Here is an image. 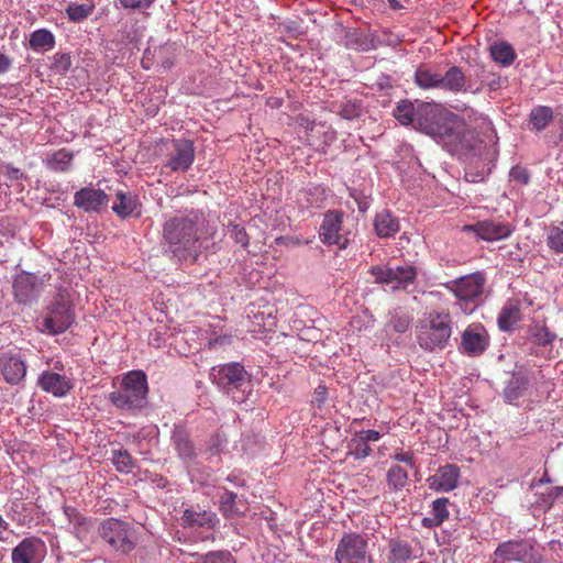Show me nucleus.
<instances>
[{"instance_id":"nucleus-48","label":"nucleus","mask_w":563,"mask_h":563,"mask_svg":"<svg viewBox=\"0 0 563 563\" xmlns=\"http://www.w3.org/2000/svg\"><path fill=\"white\" fill-rule=\"evenodd\" d=\"M122 8L131 10H146L155 0H118Z\"/></svg>"},{"instance_id":"nucleus-38","label":"nucleus","mask_w":563,"mask_h":563,"mask_svg":"<svg viewBox=\"0 0 563 563\" xmlns=\"http://www.w3.org/2000/svg\"><path fill=\"white\" fill-rule=\"evenodd\" d=\"M112 462L115 468L121 473H130L134 468V460L126 450L113 451Z\"/></svg>"},{"instance_id":"nucleus-39","label":"nucleus","mask_w":563,"mask_h":563,"mask_svg":"<svg viewBox=\"0 0 563 563\" xmlns=\"http://www.w3.org/2000/svg\"><path fill=\"white\" fill-rule=\"evenodd\" d=\"M533 342L538 345L547 346L551 345L556 339V334L551 332L545 325H536L530 329Z\"/></svg>"},{"instance_id":"nucleus-33","label":"nucleus","mask_w":563,"mask_h":563,"mask_svg":"<svg viewBox=\"0 0 563 563\" xmlns=\"http://www.w3.org/2000/svg\"><path fill=\"white\" fill-rule=\"evenodd\" d=\"M552 120L553 111L547 106H538L530 113V123L537 131L544 130Z\"/></svg>"},{"instance_id":"nucleus-56","label":"nucleus","mask_w":563,"mask_h":563,"mask_svg":"<svg viewBox=\"0 0 563 563\" xmlns=\"http://www.w3.org/2000/svg\"><path fill=\"white\" fill-rule=\"evenodd\" d=\"M465 177H466V180L472 181V183L479 181V179H477V176L472 175V174H468V173H466ZM482 179H483V178H481V180H482Z\"/></svg>"},{"instance_id":"nucleus-9","label":"nucleus","mask_w":563,"mask_h":563,"mask_svg":"<svg viewBox=\"0 0 563 563\" xmlns=\"http://www.w3.org/2000/svg\"><path fill=\"white\" fill-rule=\"evenodd\" d=\"M371 274L376 283L390 286L393 289L407 288L417 277V269L412 265L404 266H374Z\"/></svg>"},{"instance_id":"nucleus-1","label":"nucleus","mask_w":563,"mask_h":563,"mask_svg":"<svg viewBox=\"0 0 563 563\" xmlns=\"http://www.w3.org/2000/svg\"><path fill=\"white\" fill-rule=\"evenodd\" d=\"M205 229L206 219L198 211L170 218L163 227L164 252L178 261H195L200 253V240L205 235Z\"/></svg>"},{"instance_id":"nucleus-21","label":"nucleus","mask_w":563,"mask_h":563,"mask_svg":"<svg viewBox=\"0 0 563 563\" xmlns=\"http://www.w3.org/2000/svg\"><path fill=\"white\" fill-rule=\"evenodd\" d=\"M172 443L177 452V455L185 463L192 462L196 457L195 444L190 439L188 431L181 427L176 426L172 434Z\"/></svg>"},{"instance_id":"nucleus-4","label":"nucleus","mask_w":563,"mask_h":563,"mask_svg":"<svg viewBox=\"0 0 563 563\" xmlns=\"http://www.w3.org/2000/svg\"><path fill=\"white\" fill-rule=\"evenodd\" d=\"M452 333L451 318L446 312L432 311L421 321L417 339L426 351L443 349Z\"/></svg>"},{"instance_id":"nucleus-18","label":"nucleus","mask_w":563,"mask_h":563,"mask_svg":"<svg viewBox=\"0 0 563 563\" xmlns=\"http://www.w3.org/2000/svg\"><path fill=\"white\" fill-rule=\"evenodd\" d=\"M108 202V195L93 187L81 188L74 196V206L86 212H99Z\"/></svg>"},{"instance_id":"nucleus-10","label":"nucleus","mask_w":563,"mask_h":563,"mask_svg":"<svg viewBox=\"0 0 563 563\" xmlns=\"http://www.w3.org/2000/svg\"><path fill=\"white\" fill-rule=\"evenodd\" d=\"M490 343V336L481 322L466 327L461 334L459 351L467 356L477 357L484 354Z\"/></svg>"},{"instance_id":"nucleus-44","label":"nucleus","mask_w":563,"mask_h":563,"mask_svg":"<svg viewBox=\"0 0 563 563\" xmlns=\"http://www.w3.org/2000/svg\"><path fill=\"white\" fill-rule=\"evenodd\" d=\"M409 324L410 318L406 313H395L388 322V327L397 333L406 332L409 328Z\"/></svg>"},{"instance_id":"nucleus-32","label":"nucleus","mask_w":563,"mask_h":563,"mask_svg":"<svg viewBox=\"0 0 563 563\" xmlns=\"http://www.w3.org/2000/svg\"><path fill=\"white\" fill-rule=\"evenodd\" d=\"M74 156L66 148L54 152L46 161L47 166L55 172H67L70 167Z\"/></svg>"},{"instance_id":"nucleus-20","label":"nucleus","mask_w":563,"mask_h":563,"mask_svg":"<svg viewBox=\"0 0 563 563\" xmlns=\"http://www.w3.org/2000/svg\"><path fill=\"white\" fill-rule=\"evenodd\" d=\"M37 386L55 397L66 396L74 387L68 377L51 371H44L38 376Z\"/></svg>"},{"instance_id":"nucleus-47","label":"nucleus","mask_w":563,"mask_h":563,"mask_svg":"<svg viewBox=\"0 0 563 563\" xmlns=\"http://www.w3.org/2000/svg\"><path fill=\"white\" fill-rule=\"evenodd\" d=\"M230 236L243 247L249 245V235L245 229L239 224H230L229 225Z\"/></svg>"},{"instance_id":"nucleus-13","label":"nucleus","mask_w":563,"mask_h":563,"mask_svg":"<svg viewBox=\"0 0 563 563\" xmlns=\"http://www.w3.org/2000/svg\"><path fill=\"white\" fill-rule=\"evenodd\" d=\"M463 231L474 232L477 238L487 242H494L508 238L511 234L512 229L508 223L497 222L494 220H483L477 221L474 224L464 225Z\"/></svg>"},{"instance_id":"nucleus-49","label":"nucleus","mask_w":563,"mask_h":563,"mask_svg":"<svg viewBox=\"0 0 563 563\" xmlns=\"http://www.w3.org/2000/svg\"><path fill=\"white\" fill-rule=\"evenodd\" d=\"M325 400H327V388H325V386L320 385L314 389L311 402L313 406H317L320 409L324 405Z\"/></svg>"},{"instance_id":"nucleus-42","label":"nucleus","mask_w":563,"mask_h":563,"mask_svg":"<svg viewBox=\"0 0 563 563\" xmlns=\"http://www.w3.org/2000/svg\"><path fill=\"white\" fill-rule=\"evenodd\" d=\"M236 495L232 492L225 490L220 496V510L225 517H232L238 514L234 508Z\"/></svg>"},{"instance_id":"nucleus-29","label":"nucleus","mask_w":563,"mask_h":563,"mask_svg":"<svg viewBox=\"0 0 563 563\" xmlns=\"http://www.w3.org/2000/svg\"><path fill=\"white\" fill-rule=\"evenodd\" d=\"M137 206L139 201L135 195L131 192L118 191L117 200L113 202L112 210L118 217L125 219L132 216Z\"/></svg>"},{"instance_id":"nucleus-27","label":"nucleus","mask_w":563,"mask_h":563,"mask_svg":"<svg viewBox=\"0 0 563 563\" xmlns=\"http://www.w3.org/2000/svg\"><path fill=\"white\" fill-rule=\"evenodd\" d=\"M375 231L380 238L394 236L399 231V220L388 210L378 212L374 220Z\"/></svg>"},{"instance_id":"nucleus-53","label":"nucleus","mask_w":563,"mask_h":563,"mask_svg":"<svg viewBox=\"0 0 563 563\" xmlns=\"http://www.w3.org/2000/svg\"><path fill=\"white\" fill-rule=\"evenodd\" d=\"M11 58L8 55L0 52V74H4L5 71H8L9 68L11 67Z\"/></svg>"},{"instance_id":"nucleus-37","label":"nucleus","mask_w":563,"mask_h":563,"mask_svg":"<svg viewBox=\"0 0 563 563\" xmlns=\"http://www.w3.org/2000/svg\"><path fill=\"white\" fill-rule=\"evenodd\" d=\"M65 515L75 528V534L81 537L88 531V520L74 507H65Z\"/></svg>"},{"instance_id":"nucleus-31","label":"nucleus","mask_w":563,"mask_h":563,"mask_svg":"<svg viewBox=\"0 0 563 563\" xmlns=\"http://www.w3.org/2000/svg\"><path fill=\"white\" fill-rule=\"evenodd\" d=\"M489 52L493 60L503 66L511 65L516 58L515 49L506 42L494 43L490 45Z\"/></svg>"},{"instance_id":"nucleus-46","label":"nucleus","mask_w":563,"mask_h":563,"mask_svg":"<svg viewBox=\"0 0 563 563\" xmlns=\"http://www.w3.org/2000/svg\"><path fill=\"white\" fill-rule=\"evenodd\" d=\"M390 459L398 463H404L409 467H413L416 464V456L413 451L408 450L404 451L401 449H396L391 454Z\"/></svg>"},{"instance_id":"nucleus-25","label":"nucleus","mask_w":563,"mask_h":563,"mask_svg":"<svg viewBox=\"0 0 563 563\" xmlns=\"http://www.w3.org/2000/svg\"><path fill=\"white\" fill-rule=\"evenodd\" d=\"M181 520L184 521V526L188 528L198 527L213 529L218 522L216 514L194 508L186 509L183 514Z\"/></svg>"},{"instance_id":"nucleus-7","label":"nucleus","mask_w":563,"mask_h":563,"mask_svg":"<svg viewBox=\"0 0 563 563\" xmlns=\"http://www.w3.org/2000/svg\"><path fill=\"white\" fill-rule=\"evenodd\" d=\"M334 558L338 563H373L367 536L345 532L338 543Z\"/></svg>"},{"instance_id":"nucleus-51","label":"nucleus","mask_w":563,"mask_h":563,"mask_svg":"<svg viewBox=\"0 0 563 563\" xmlns=\"http://www.w3.org/2000/svg\"><path fill=\"white\" fill-rule=\"evenodd\" d=\"M360 437H362L363 440H365V442H376L380 439V434L378 431L376 430H372V429H368V430H361V431H355Z\"/></svg>"},{"instance_id":"nucleus-43","label":"nucleus","mask_w":563,"mask_h":563,"mask_svg":"<svg viewBox=\"0 0 563 563\" xmlns=\"http://www.w3.org/2000/svg\"><path fill=\"white\" fill-rule=\"evenodd\" d=\"M548 246L556 253H563V230L552 228L547 238Z\"/></svg>"},{"instance_id":"nucleus-16","label":"nucleus","mask_w":563,"mask_h":563,"mask_svg":"<svg viewBox=\"0 0 563 563\" xmlns=\"http://www.w3.org/2000/svg\"><path fill=\"white\" fill-rule=\"evenodd\" d=\"M0 373L10 385H18L26 376V364L22 356L10 351L0 355Z\"/></svg>"},{"instance_id":"nucleus-12","label":"nucleus","mask_w":563,"mask_h":563,"mask_svg":"<svg viewBox=\"0 0 563 563\" xmlns=\"http://www.w3.org/2000/svg\"><path fill=\"white\" fill-rule=\"evenodd\" d=\"M485 277L482 273H474L459 278L452 283L450 289L455 297L468 302L479 298L484 291Z\"/></svg>"},{"instance_id":"nucleus-36","label":"nucleus","mask_w":563,"mask_h":563,"mask_svg":"<svg viewBox=\"0 0 563 563\" xmlns=\"http://www.w3.org/2000/svg\"><path fill=\"white\" fill-rule=\"evenodd\" d=\"M349 454L353 455L356 460L364 459L372 453V449L365 440L354 432L347 444Z\"/></svg>"},{"instance_id":"nucleus-2","label":"nucleus","mask_w":563,"mask_h":563,"mask_svg":"<svg viewBox=\"0 0 563 563\" xmlns=\"http://www.w3.org/2000/svg\"><path fill=\"white\" fill-rule=\"evenodd\" d=\"M394 115L402 124L417 121L426 134L440 139L451 136L453 131L462 124V120L457 114L433 108H427L424 114L418 117L413 106L406 102L397 106Z\"/></svg>"},{"instance_id":"nucleus-35","label":"nucleus","mask_w":563,"mask_h":563,"mask_svg":"<svg viewBox=\"0 0 563 563\" xmlns=\"http://www.w3.org/2000/svg\"><path fill=\"white\" fill-rule=\"evenodd\" d=\"M415 82L422 89H431L440 87V75L432 73L427 67H419L415 73Z\"/></svg>"},{"instance_id":"nucleus-17","label":"nucleus","mask_w":563,"mask_h":563,"mask_svg":"<svg viewBox=\"0 0 563 563\" xmlns=\"http://www.w3.org/2000/svg\"><path fill=\"white\" fill-rule=\"evenodd\" d=\"M459 478L460 468L454 464H446L429 476L427 484L431 490L448 493L457 487Z\"/></svg>"},{"instance_id":"nucleus-15","label":"nucleus","mask_w":563,"mask_h":563,"mask_svg":"<svg viewBox=\"0 0 563 563\" xmlns=\"http://www.w3.org/2000/svg\"><path fill=\"white\" fill-rule=\"evenodd\" d=\"M246 371L240 363L233 362L213 367L211 372L212 380L222 388H239L246 380Z\"/></svg>"},{"instance_id":"nucleus-28","label":"nucleus","mask_w":563,"mask_h":563,"mask_svg":"<svg viewBox=\"0 0 563 563\" xmlns=\"http://www.w3.org/2000/svg\"><path fill=\"white\" fill-rule=\"evenodd\" d=\"M56 44L54 34L47 29H38L31 33L29 37V46L37 53L48 52Z\"/></svg>"},{"instance_id":"nucleus-8","label":"nucleus","mask_w":563,"mask_h":563,"mask_svg":"<svg viewBox=\"0 0 563 563\" xmlns=\"http://www.w3.org/2000/svg\"><path fill=\"white\" fill-rule=\"evenodd\" d=\"M343 218L344 213L340 210H328L323 214L318 235L324 245H336L340 250L347 247L349 236L343 228Z\"/></svg>"},{"instance_id":"nucleus-41","label":"nucleus","mask_w":563,"mask_h":563,"mask_svg":"<svg viewBox=\"0 0 563 563\" xmlns=\"http://www.w3.org/2000/svg\"><path fill=\"white\" fill-rule=\"evenodd\" d=\"M71 67V58L68 53H56L53 56L51 68L59 75L66 74Z\"/></svg>"},{"instance_id":"nucleus-26","label":"nucleus","mask_w":563,"mask_h":563,"mask_svg":"<svg viewBox=\"0 0 563 563\" xmlns=\"http://www.w3.org/2000/svg\"><path fill=\"white\" fill-rule=\"evenodd\" d=\"M465 86L466 77L462 69L457 66H452L443 76L440 75L439 88L441 89L451 91L453 93H459L466 90Z\"/></svg>"},{"instance_id":"nucleus-30","label":"nucleus","mask_w":563,"mask_h":563,"mask_svg":"<svg viewBox=\"0 0 563 563\" xmlns=\"http://www.w3.org/2000/svg\"><path fill=\"white\" fill-rule=\"evenodd\" d=\"M449 499L445 497L438 498L432 503V517L424 518L422 523L427 528L441 526L449 518Z\"/></svg>"},{"instance_id":"nucleus-24","label":"nucleus","mask_w":563,"mask_h":563,"mask_svg":"<svg viewBox=\"0 0 563 563\" xmlns=\"http://www.w3.org/2000/svg\"><path fill=\"white\" fill-rule=\"evenodd\" d=\"M413 558V550L409 542L394 538L388 541L385 563H408Z\"/></svg>"},{"instance_id":"nucleus-19","label":"nucleus","mask_w":563,"mask_h":563,"mask_svg":"<svg viewBox=\"0 0 563 563\" xmlns=\"http://www.w3.org/2000/svg\"><path fill=\"white\" fill-rule=\"evenodd\" d=\"M45 544L37 538L23 539L12 551V563H40Z\"/></svg>"},{"instance_id":"nucleus-52","label":"nucleus","mask_w":563,"mask_h":563,"mask_svg":"<svg viewBox=\"0 0 563 563\" xmlns=\"http://www.w3.org/2000/svg\"><path fill=\"white\" fill-rule=\"evenodd\" d=\"M388 3L394 10H400L409 8L411 0H388Z\"/></svg>"},{"instance_id":"nucleus-22","label":"nucleus","mask_w":563,"mask_h":563,"mask_svg":"<svg viewBox=\"0 0 563 563\" xmlns=\"http://www.w3.org/2000/svg\"><path fill=\"white\" fill-rule=\"evenodd\" d=\"M521 320L520 301L518 299H508L498 314V328L504 332H509Z\"/></svg>"},{"instance_id":"nucleus-40","label":"nucleus","mask_w":563,"mask_h":563,"mask_svg":"<svg viewBox=\"0 0 563 563\" xmlns=\"http://www.w3.org/2000/svg\"><path fill=\"white\" fill-rule=\"evenodd\" d=\"M92 11L93 5L85 3H71L66 9L68 19L73 22H81L86 20L92 13Z\"/></svg>"},{"instance_id":"nucleus-45","label":"nucleus","mask_w":563,"mask_h":563,"mask_svg":"<svg viewBox=\"0 0 563 563\" xmlns=\"http://www.w3.org/2000/svg\"><path fill=\"white\" fill-rule=\"evenodd\" d=\"M202 563H236L229 551L209 552L202 558Z\"/></svg>"},{"instance_id":"nucleus-55","label":"nucleus","mask_w":563,"mask_h":563,"mask_svg":"<svg viewBox=\"0 0 563 563\" xmlns=\"http://www.w3.org/2000/svg\"><path fill=\"white\" fill-rule=\"evenodd\" d=\"M8 530V523L0 516V540H3V533Z\"/></svg>"},{"instance_id":"nucleus-54","label":"nucleus","mask_w":563,"mask_h":563,"mask_svg":"<svg viewBox=\"0 0 563 563\" xmlns=\"http://www.w3.org/2000/svg\"><path fill=\"white\" fill-rule=\"evenodd\" d=\"M548 495L552 499H556V498L563 496V486H554V487H552Z\"/></svg>"},{"instance_id":"nucleus-14","label":"nucleus","mask_w":563,"mask_h":563,"mask_svg":"<svg viewBox=\"0 0 563 563\" xmlns=\"http://www.w3.org/2000/svg\"><path fill=\"white\" fill-rule=\"evenodd\" d=\"M195 159L194 143L187 139H178L172 141V153L166 163L173 172L187 170Z\"/></svg>"},{"instance_id":"nucleus-5","label":"nucleus","mask_w":563,"mask_h":563,"mask_svg":"<svg viewBox=\"0 0 563 563\" xmlns=\"http://www.w3.org/2000/svg\"><path fill=\"white\" fill-rule=\"evenodd\" d=\"M540 547L531 539L508 540L498 544L493 563H541Z\"/></svg>"},{"instance_id":"nucleus-23","label":"nucleus","mask_w":563,"mask_h":563,"mask_svg":"<svg viewBox=\"0 0 563 563\" xmlns=\"http://www.w3.org/2000/svg\"><path fill=\"white\" fill-rule=\"evenodd\" d=\"M13 290L15 299L20 303H26L31 301L38 294V287L35 283V277L26 273L18 275L13 282Z\"/></svg>"},{"instance_id":"nucleus-50","label":"nucleus","mask_w":563,"mask_h":563,"mask_svg":"<svg viewBox=\"0 0 563 563\" xmlns=\"http://www.w3.org/2000/svg\"><path fill=\"white\" fill-rule=\"evenodd\" d=\"M511 177L520 183L527 185L530 181V174L525 168H512L510 173Z\"/></svg>"},{"instance_id":"nucleus-34","label":"nucleus","mask_w":563,"mask_h":563,"mask_svg":"<svg viewBox=\"0 0 563 563\" xmlns=\"http://www.w3.org/2000/svg\"><path fill=\"white\" fill-rule=\"evenodd\" d=\"M386 481L389 489L401 490L408 483V472L399 465L391 466L387 471Z\"/></svg>"},{"instance_id":"nucleus-6","label":"nucleus","mask_w":563,"mask_h":563,"mask_svg":"<svg viewBox=\"0 0 563 563\" xmlns=\"http://www.w3.org/2000/svg\"><path fill=\"white\" fill-rule=\"evenodd\" d=\"M98 534L111 550L123 554L133 551L136 544L134 529L117 518L104 519L98 527Z\"/></svg>"},{"instance_id":"nucleus-3","label":"nucleus","mask_w":563,"mask_h":563,"mask_svg":"<svg viewBox=\"0 0 563 563\" xmlns=\"http://www.w3.org/2000/svg\"><path fill=\"white\" fill-rule=\"evenodd\" d=\"M147 393L146 374L143 371H130L119 387L109 394V400L118 409L130 411L144 406Z\"/></svg>"},{"instance_id":"nucleus-11","label":"nucleus","mask_w":563,"mask_h":563,"mask_svg":"<svg viewBox=\"0 0 563 563\" xmlns=\"http://www.w3.org/2000/svg\"><path fill=\"white\" fill-rule=\"evenodd\" d=\"M74 321L73 310L64 299L56 300L48 314L43 319L42 330L49 334H59L65 332Z\"/></svg>"},{"instance_id":"nucleus-57","label":"nucleus","mask_w":563,"mask_h":563,"mask_svg":"<svg viewBox=\"0 0 563 563\" xmlns=\"http://www.w3.org/2000/svg\"><path fill=\"white\" fill-rule=\"evenodd\" d=\"M283 240H284V238H278V239H276V242L282 243Z\"/></svg>"}]
</instances>
